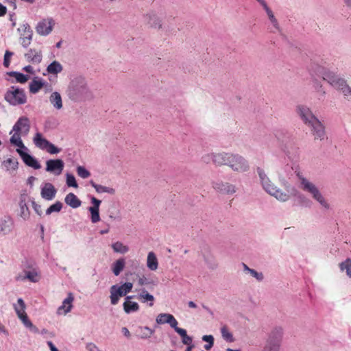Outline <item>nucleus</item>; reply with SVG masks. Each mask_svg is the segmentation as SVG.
Segmentation results:
<instances>
[{
  "instance_id": "5701e85b",
  "label": "nucleus",
  "mask_w": 351,
  "mask_h": 351,
  "mask_svg": "<svg viewBox=\"0 0 351 351\" xmlns=\"http://www.w3.org/2000/svg\"><path fill=\"white\" fill-rule=\"evenodd\" d=\"M49 100L52 106L57 110H60L63 107L62 99L60 93L57 91L53 92L49 97Z\"/></svg>"
},
{
  "instance_id": "c756f323",
  "label": "nucleus",
  "mask_w": 351,
  "mask_h": 351,
  "mask_svg": "<svg viewBox=\"0 0 351 351\" xmlns=\"http://www.w3.org/2000/svg\"><path fill=\"white\" fill-rule=\"evenodd\" d=\"M147 267L151 271H156L158 269V259L156 254L153 252H149L147 254Z\"/></svg>"
},
{
  "instance_id": "338daca9",
  "label": "nucleus",
  "mask_w": 351,
  "mask_h": 351,
  "mask_svg": "<svg viewBox=\"0 0 351 351\" xmlns=\"http://www.w3.org/2000/svg\"><path fill=\"white\" fill-rule=\"evenodd\" d=\"M6 7L0 3V16H3L6 14Z\"/></svg>"
},
{
  "instance_id": "58836bf2",
  "label": "nucleus",
  "mask_w": 351,
  "mask_h": 351,
  "mask_svg": "<svg viewBox=\"0 0 351 351\" xmlns=\"http://www.w3.org/2000/svg\"><path fill=\"white\" fill-rule=\"evenodd\" d=\"M203 258L206 265L210 269L214 270L217 268L218 263L213 255L204 254Z\"/></svg>"
},
{
  "instance_id": "6e6552de",
  "label": "nucleus",
  "mask_w": 351,
  "mask_h": 351,
  "mask_svg": "<svg viewBox=\"0 0 351 351\" xmlns=\"http://www.w3.org/2000/svg\"><path fill=\"white\" fill-rule=\"evenodd\" d=\"M31 128L29 119L26 116L20 117L9 132L10 137H23L28 135Z\"/></svg>"
},
{
  "instance_id": "69168bd1",
  "label": "nucleus",
  "mask_w": 351,
  "mask_h": 351,
  "mask_svg": "<svg viewBox=\"0 0 351 351\" xmlns=\"http://www.w3.org/2000/svg\"><path fill=\"white\" fill-rule=\"evenodd\" d=\"M36 178L34 176H30L27 178V184L30 186V187H33L34 183L36 181Z\"/></svg>"
},
{
  "instance_id": "a878e982",
  "label": "nucleus",
  "mask_w": 351,
  "mask_h": 351,
  "mask_svg": "<svg viewBox=\"0 0 351 351\" xmlns=\"http://www.w3.org/2000/svg\"><path fill=\"white\" fill-rule=\"evenodd\" d=\"M2 165L5 167V171H8L10 174L13 173L19 168L18 160L14 158H9L5 160Z\"/></svg>"
},
{
  "instance_id": "6ab92c4d",
  "label": "nucleus",
  "mask_w": 351,
  "mask_h": 351,
  "mask_svg": "<svg viewBox=\"0 0 351 351\" xmlns=\"http://www.w3.org/2000/svg\"><path fill=\"white\" fill-rule=\"evenodd\" d=\"M24 56L28 62L33 64H39L42 61V52L40 49H30Z\"/></svg>"
},
{
  "instance_id": "09e8293b",
  "label": "nucleus",
  "mask_w": 351,
  "mask_h": 351,
  "mask_svg": "<svg viewBox=\"0 0 351 351\" xmlns=\"http://www.w3.org/2000/svg\"><path fill=\"white\" fill-rule=\"evenodd\" d=\"M62 208V204L60 202H56L55 204L50 206L46 210L47 215H51L54 212H60Z\"/></svg>"
},
{
  "instance_id": "39448f33",
  "label": "nucleus",
  "mask_w": 351,
  "mask_h": 351,
  "mask_svg": "<svg viewBox=\"0 0 351 351\" xmlns=\"http://www.w3.org/2000/svg\"><path fill=\"white\" fill-rule=\"evenodd\" d=\"M283 337V329L274 327L269 332L263 351H280Z\"/></svg>"
},
{
  "instance_id": "13d9d810",
  "label": "nucleus",
  "mask_w": 351,
  "mask_h": 351,
  "mask_svg": "<svg viewBox=\"0 0 351 351\" xmlns=\"http://www.w3.org/2000/svg\"><path fill=\"white\" fill-rule=\"evenodd\" d=\"M13 56V53L10 51H6L3 58V65L8 68L10 64V58Z\"/></svg>"
},
{
  "instance_id": "e433bc0d",
  "label": "nucleus",
  "mask_w": 351,
  "mask_h": 351,
  "mask_svg": "<svg viewBox=\"0 0 351 351\" xmlns=\"http://www.w3.org/2000/svg\"><path fill=\"white\" fill-rule=\"evenodd\" d=\"M175 331L182 337V342L184 345H187L188 346H193L191 344L193 341L192 337L187 335L186 330L185 329L178 327Z\"/></svg>"
},
{
  "instance_id": "bb28decb",
  "label": "nucleus",
  "mask_w": 351,
  "mask_h": 351,
  "mask_svg": "<svg viewBox=\"0 0 351 351\" xmlns=\"http://www.w3.org/2000/svg\"><path fill=\"white\" fill-rule=\"evenodd\" d=\"M230 152L215 153L214 165L216 166H227Z\"/></svg>"
},
{
  "instance_id": "9d476101",
  "label": "nucleus",
  "mask_w": 351,
  "mask_h": 351,
  "mask_svg": "<svg viewBox=\"0 0 351 351\" xmlns=\"http://www.w3.org/2000/svg\"><path fill=\"white\" fill-rule=\"evenodd\" d=\"M320 74L324 80L327 81L332 86L338 90L345 82L343 79L341 78L335 73L328 69H322Z\"/></svg>"
},
{
  "instance_id": "4d7b16f0",
  "label": "nucleus",
  "mask_w": 351,
  "mask_h": 351,
  "mask_svg": "<svg viewBox=\"0 0 351 351\" xmlns=\"http://www.w3.org/2000/svg\"><path fill=\"white\" fill-rule=\"evenodd\" d=\"M151 283L149 279L145 276H138L137 279V284L139 286L149 285Z\"/></svg>"
},
{
  "instance_id": "c85d7f7f",
  "label": "nucleus",
  "mask_w": 351,
  "mask_h": 351,
  "mask_svg": "<svg viewBox=\"0 0 351 351\" xmlns=\"http://www.w3.org/2000/svg\"><path fill=\"white\" fill-rule=\"evenodd\" d=\"M65 203L73 208H77L81 206V201L73 193L67 194L64 199Z\"/></svg>"
},
{
  "instance_id": "5fc2aeb1",
  "label": "nucleus",
  "mask_w": 351,
  "mask_h": 351,
  "mask_svg": "<svg viewBox=\"0 0 351 351\" xmlns=\"http://www.w3.org/2000/svg\"><path fill=\"white\" fill-rule=\"evenodd\" d=\"M201 160L204 163H206V164H209L210 162H213L214 164L215 153L211 152V153L206 154L202 156Z\"/></svg>"
},
{
  "instance_id": "ddd939ff",
  "label": "nucleus",
  "mask_w": 351,
  "mask_h": 351,
  "mask_svg": "<svg viewBox=\"0 0 351 351\" xmlns=\"http://www.w3.org/2000/svg\"><path fill=\"white\" fill-rule=\"evenodd\" d=\"M18 30L21 32L20 43L24 48H27L32 39V30L27 23L21 25Z\"/></svg>"
},
{
  "instance_id": "f257e3e1",
  "label": "nucleus",
  "mask_w": 351,
  "mask_h": 351,
  "mask_svg": "<svg viewBox=\"0 0 351 351\" xmlns=\"http://www.w3.org/2000/svg\"><path fill=\"white\" fill-rule=\"evenodd\" d=\"M256 171L264 191L269 195L275 197L278 201L286 202L289 201L291 197L298 195L299 192L296 188L292 186L285 178L279 179L282 186H284L285 190L282 191L270 180L263 169L258 167Z\"/></svg>"
},
{
  "instance_id": "052dcab7",
  "label": "nucleus",
  "mask_w": 351,
  "mask_h": 351,
  "mask_svg": "<svg viewBox=\"0 0 351 351\" xmlns=\"http://www.w3.org/2000/svg\"><path fill=\"white\" fill-rule=\"evenodd\" d=\"M91 203L93 204V206H90L91 208L99 209V206L101 203V201L97 199L95 197H91Z\"/></svg>"
},
{
  "instance_id": "f3484780",
  "label": "nucleus",
  "mask_w": 351,
  "mask_h": 351,
  "mask_svg": "<svg viewBox=\"0 0 351 351\" xmlns=\"http://www.w3.org/2000/svg\"><path fill=\"white\" fill-rule=\"evenodd\" d=\"M148 25L154 29H159L162 26V19L156 12L151 11L146 15Z\"/></svg>"
},
{
  "instance_id": "cd10ccee",
  "label": "nucleus",
  "mask_w": 351,
  "mask_h": 351,
  "mask_svg": "<svg viewBox=\"0 0 351 351\" xmlns=\"http://www.w3.org/2000/svg\"><path fill=\"white\" fill-rule=\"evenodd\" d=\"M74 300L73 294L69 293L66 298H65L62 305L58 308V313H61V311H64V313L66 314L70 312L72 308V302Z\"/></svg>"
},
{
  "instance_id": "e2e57ef3",
  "label": "nucleus",
  "mask_w": 351,
  "mask_h": 351,
  "mask_svg": "<svg viewBox=\"0 0 351 351\" xmlns=\"http://www.w3.org/2000/svg\"><path fill=\"white\" fill-rule=\"evenodd\" d=\"M263 9L266 12L269 21L276 18L272 10L268 7V5H266L265 7H264Z\"/></svg>"
},
{
  "instance_id": "774afa93",
  "label": "nucleus",
  "mask_w": 351,
  "mask_h": 351,
  "mask_svg": "<svg viewBox=\"0 0 351 351\" xmlns=\"http://www.w3.org/2000/svg\"><path fill=\"white\" fill-rule=\"evenodd\" d=\"M47 345L50 349L51 351H59L58 348L53 345V343L49 341H47Z\"/></svg>"
},
{
  "instance_id": "2eb2a0df",
  "label": "nucleus",
  "mask_w": 351,
  "mask_h": 351,
  "mask_svg": "<svg viewBox=\"0 0 351 351\" xmlns=\"http://www.w3.org/2000/svg\"><path fill=\"white\" fill-rule=\"evenodd\" d=\"M14 228V221L10 216H3L0 219V235L10 234Z\"/></svg>"
},
{
  "instance_id": "f704fd0d",
  "label": "nucleus",
  "mask_w": 351,
  "mask_h": 351,
  "mask_svg": "<svg viewBox=\"0 0 351 351\" xmlns=\"http://www.w3.org/2000/svg\"><path fill=\"white\" fill-rule=\"evenodd\" d=\"M138 299L140 300L143 303L147 302H151L149 304V306H152L154 305V297L149 293L145 289H141L139 294L137 296Z\"/></svg>"
},
{
  "instance_id": "c03bdc74",
  "label": "nucleus",
  "mask_w": 351,
  "mask_h": 351,
  "mask_svg": "<svg viewBox=\"0 0 351 351\" xmlns=\"http://www.w3.org/2000/svg\"><path fill=\"white\" fill-rule=\"evenodd\" d=\"M339 268L341 271H345L346 275L351 278V259L347 258L343 262L339 263Z\"/></svg>"
},
{
  "instance_id": "2f4dec72",
  "label": "nucleus",
  "mask_w": 351,
  "mask_h": 351,
  "mask_svg": "<svg viewBox=\"0 0 351 351\" xmlns=\"http://www.w3.org/2000/svg\"><path fill=\"white\" fill-rule=\"evenodd\" d=\"M45 82L41 79H38V77H35L32 82L29 84V92L36 94L44 86Z\"/></svg>"
},
{
  "instance_id": "f8f14e48",
  "label": "nucleus",
  "mask_w": 351,
  "mask_h": 351,
  "mask_svg": "<svg viewBox=\"0 0 351 351\" xmlns=\"http://www.w3.org/2000/svg\"><path fill=\"white\" fill-rule=\"evenodd\" d=\"M53 25L54 21L51 18L44 19L37 23L36 31L39 35L46 36L52 32Z\"/></svg>"
},
{
  "instance_id": "412c9836",
  "label": "nucleus",
  "mask_w": 351,
  "mask_h": 351,
  "mask_svg": "<svg viewBox=\"0 0 351 351\" xmlns=\"http://www.w3.org/2000/svg\"><path fill=\"white\" fill-rule=\"evenodd\" d=\"M20 157L23 160V162L28 167H30L34 169H39L41 168V165L39 162L34 156L30 155L29 153L23 154L20 153Z\"/></svg>"
},
{
  "instance_id": "72a5a7b5",
  "label": "nucleus",
  "mask_w": 351,
  "mask_h": 351,
  "mask_svg": "<svg viewBox=\"0 0 351 351\" xmlns=\"http://www.w3.org/2000/svg\"><path fill=\"white\" fill-rule=\"evenodd\" d=\"M123 310L125 313L130 314L138 311L139 305L136 302L125 301L123 304Z\"/></svg>"
},
{
  "instance_id": "a18cd8bd",
  "label": "nucleus",
  "mask_w": 351,
  "mask_h": 351,
  "mask_svg": "<svg viewBox=\"0 0 351 351\" xmlns=\"http://www.w3.org/2000/svg\"><path fill=\"white\" fill-rule=\"evenodd\" d=\"M19 318L21 320V322H23L25 327L31 329L34 332H37L38 329L32 324L31 321L28 319L27 314H24L22 316H20Z\"/></svg>"
},
{
  "instance_id": "de8ad7c7",
  "label": "nucleus",
  "mask_w": 351,
  "mask_h": 351,
  "mask_svg": "<svg viewBox=\"0 0 351 351\" xmlns=\"http://www.w3.org/2000/svg\"><path fill=\"white\" fill-rule=\"evenodd\" d=\"M90 213V220L93 223H96L100 221L99 209L88 208Z\"/></svg>"
},
{
  "instance_id": "9b49d317",
  "label": "nucleus",
  "mask_w": 351,
  "mask_h": 351,
  "mask_svg": "<svg viewBox=\"0 0 351 351\" xmlns=\"http://www.w3.org/2000/svg\"><path fill=\"white\" fill-rule=\"evenodd\" d=\"M212 186L217 192L223 195H233L237 192L234 184L223 180L213 182Z\"/></svg>"
},
{
  "instance_id": "864d4df0",
  "label": "nucleus",
  "mask_w": 351,
  "mask_h": 351,
  "mask_svg": "<svg viewBox=\"0 0 351 351\" xmlns=\"http://www.w3.org/2000/svg\"><path fill=\"white\" fill-rule=\"evenodd\" d=\"M77 175L82 178H87L90 176V173L82 166H78L77 167Z\"/></svg>"
},
{
  "instance_id": "ea45409f",
  "label": "nucleus",
  "mask_w": 351,
  "mask_h": 351,
  "mask_svg": "<svg viewBox=\"0 0 351 351\" xmlns=\"http://www.w3.org/2000/svg\"><path fill=\"white\" fill-rule=\"evenodd\" d=\"M14 311L18 316L19 317L20 316H22L24 314H26L25 310V304L22 298H19L17 300V304H14Z\"/></svg>"
},
{
  "instance_id": "79ce46f5",
  "label": "nucleus",
  "mask_w": 351,
  "mask_h": 351,
  "mask_svg": "<svg viewBox=\"0 0 351 351\" xmlns=\"http://www.w3.org/2000/svg\"><path fill=\"white\" fill-rule=\"evenodd\" d=\"M114 252L124 254L129 251V247L120 241H117L112 245Z\"/></svg>"
},
{
  "instance_id": "1a4fd4ad",
  "label": "nucleus",
  "mask_w": 351,
  "mask_h": 351,
  "mask_svg": "<svg viewBox=\"0 0 351 351\" xmlns=\"http://www.w3.org/2000/svg\"><path fill=\"white\" fill-rule=\"evenodd\" d=\"M31 201L30 197L25 193H21L19 201L18 215L23 220L28 221L30 219V210L27 206L28 202Z\"/></svg>"
},
{
  "instance_id": "6e6d98bb",
  "label": "nucleus",
  "mask_w": 351,
  "mask_h": 351,
  "mask_svg": "<svg viewBox=\"0 0 351 351\" xmlns=\"http://www.w3.org/2000/svg\"><path fill=\"white\" fill-rule=\"evenodd\" d=\"M45 150L47 151L50 154H57L61 152L60 148L57 147L51 142L49 143L48 145L47 146Z\"/></svg>"
},
{
  "instance_id": "603ef678",
  "label": "nucleus",
  "mask_w": 351,
  "mask_h": 351,
  "mask_svg": "<svg viewBox=\"0 0 351 351\" xmlns=\"http://www.w3.org/2000/svg\"><path fill=\"white\" fill-rule=\"evenodd\" d=\"M66 184L68 186L74 187V188L78 187V185L77 184V182H76L75 178L73 175L70 174V173H66Z\"/></svg>"
},
{
  "instance_id": "4468645a",
  "label": "nucleus",
  "mask_w": 351,
  "mask_h": 351,
  "mask_svg": "<svg viewBox=\"0 0 351 351\" xmlns=\"http://www.w3.org/2000/svg\"><path fill=\"white\" fill-rule=\"evenodd\" d=\"M64 167V163L61 159H51L46 162L45 170L55 176H59L62 173Z\"/></svg>"
},
{
  "instance_id": "7c9ffc66",
  "label": "nucleus",
  "mask_w": 351,
  "mask_h": 351,
  "mask_svg": "<svg viewBox=\"0 0 351 351\" xmlns=\"http://www.w3.org/2000/svg\"><path fill=\"white\" fill-rule=\"evenodd\" d=\"M90 184L95 189L97 193H108L110 195H114L115 193L114 189L112 187H108L106 186H103L101 184H97L93 180L90 181Z\"/></svg>"
},
{
  "instance_id": "0e129e2a",
  "label": "nucleus",
  "mask_w": 351,
  "mask_h": 351,
  "mask_svg": "<svg viewBox=\"0 0 351 351\" xmlns=\"http://www.w3.org/2000/svg\"><path fill=\"white\" fill-rule=\"evenodd\" d=\"M202 339L204 341H206L208 343L210 342L214 343V337L213 335H204Z\"/></svg>"
},
{
  "instance_id": "3c124183",
  "label": "nucleus",
  "mask_w": 351,
  "mask_h": 351,
  "mask_svg": "<svg viewBox=\"0 0 351 351\" xmlns=\"http://www.w3.org/2000/svg\"><path fill=\"white\" fill-rule=\"evenodd\" d=\"M339 90L341 91L344 97H347L348 99H351V87L347 84L346 81L343 82V84H342V86L339 88Z\"/></svg>"
},
{
  "instance_id": "0eeeda50",
  "label": "nucleus",
  "mask_w": 351,
  "mask_h": 351,
  "mask_svg": "<svg viewBox=\"0 0 351 351\" xmlns=\"http://www.w3.org/2000/svg\"><path fill=\"white\" fill-rule=\"evenodd\" d=\"M227 166L237 173H244L250 169L248 161L241 155L230 153Z\"/></svg>"
},
{
  "instance_id": "c9c22d12",
  "label": "nucleus",
  "mask_w": 351,
  "mask_h": 351,
  "mask_svg": "<svg viewBox=\"0 0 351 351\" xmlns=\"http://www.w3.org/2000/svg\"><path fill=\"white\" fill-rule=\"evenodd\" d=\"M243 271L250 274L252 277L256 278L258 282H261L264 279V275L262 272H258L254 269L250 268L246 264L243 263Z\"/></svg>"
},
{
  "instance_id": "473e14b6",
  "label": "nucleus",
  "mask_w": 351,
  "mask_h": 351,
  "mask_svg": "<svg viewBox=\"0 0 351 351\" xmlns=\"http://www.w3.org/2000/svg\"><path fill=\"white\" fill-rule=\"evenodd\" d=\"M125 265V259L123 258H119L113 263L112 265V271L114 276H117L120 274V273L123 270Z\"/></svg>"
},
{
  "instance_id": "aec40b11",
  "label": "nucleus",
  "mask_w": 351,
  "mask_h": 351,
  "mask_svg": "<svg viewBox=\"0 0 351 351\" xmlns=\"http://www.w3.org/2000/svg\"><path fill=\"white\" fill-rule=\"evenodd\" d=\"M10 143L16 147V152L19 156L20 153L27 154L29 152V149L23 143L22 137H10Z\"/></svg>"
},
{
  "instance_id": "7ed1b4c3",
  "label": "nucleus",
  "mask_w": 351,
  "mask_h": 351,
  "mask_svg": "<svg viewBox=\"0 0 351 351\" xmlns=\"http://www.w3.org/2000/svg\"><path fill=\"white\" fill-rule=\"evenodd\" d=\"M295 111L303 123L311 129L315 139L324 140L326 136L324 126L313 113L311 108L305 105H298L296 106Z\"/></svg>"
},
{
  "instance_id": "dca6fc26",
  "label": "nucleus",
  "mask_w": 351,
  "mask_h": 351,
  "mask_svg": "<svg viewBox=\"0 0 351 351\" xmlns=\"http://www.w3.org/2000/svg\"><path fill=\"white\" fill-rule=\"evenodd\" d=\"M158 324H168L175 330L178 328V322L174 316L169 313H160L156 318Z\"/></svg>"
},
{
  "instance_id": "423d86ee",
  "label": "nucleus",
  "mask_w": 351,
  "mask_h": 351,
  "mask_svg": "<svg viewBox=\"0 0 351 351\" xmlns=\"http://www.w3.org/2000/svg\"><path fill=\"white\" fill-rule=\"evenodd\" d=\"M5 100L11 106H19L27 102L25 90L16 86H11L4 95Z\"/></svg>"
},
{
  "instance_id": "a19ab883",
  "label": "nucleus",
  "mask_w": 351,
  "mask_h": 351,
  "mask_svg": "<svg viewBox=\"0 0 351 351\" xmlns=\"http://www.w3.org/2000/svg\"><path fill=\"white\" fill-rule=\"evenodd\" d=\"M47 71L51 74H58L62 71V66L59 62L53 61L48 65Z\"/></svg>"
},
{
  "instance_id": "f03ea898",
  "label": "nucleus",
  "mask_w": 351,
  "mask_h": 351,
  "mask_svg": "<svg viewBox=\"0 0 351 351\" xmlns=\"http://www.w3.org/2000/svg\"><path fill=\"white\" fill-rule=\"evenodd\" d=\"M68 98L75 102L84 101L93 97L86 78L82 75L73 77L66 90Z\"/></svg>"
},
{
  "instance_id": "4be33fe9",
  "label": "nucleus",
  "mask_w": 351,
  "mask_h": 351,
  "mask_svg": "<svg viewBox=\"0 0 351 351\" xmlns=\"http://www.w3.org/2000/svg\"><path fill=\"white\" fill-rule=\"evenodd\" d=\"M32 141L34 145L40 149L45 150L48 145L49 141L47 140L39 132L35 133Z\"/></svg>"
},
{
  "instance_id": "4c0bfd02",
  "label": "nucleus",
  "mask_w": 351,
  "mask_h": 351,
  "mask_svg": "<svg viewBox=\"0 0 351 351\" xmlns=\"http://www.w3.org/2000/svg\"><path fill=\"white\" fill-rule=\"evenodd\" d=\"M24 276H16V280H24L28 279L29 281L36 282L38 281V274L34 271H26Z\"/></svg>"
},
{
  "instance_id": "8fccbe9b",
  "label": "nucleus",
  "mask_w": 351,
  "mask_h": 351,
  "mask_svg": "<svg viewBox=\"0 0 351 351\" xmlns=\"http://www.w3.org/2000/svg\"><path fill=\"white\" fill-rule=\"evenodd\" d=\"M133 287L132 282H125L121 285H119V290L123 293V295L125 296L130 293Z\"/></svg>"
},
{
  "instance_id": "20e7f679",
  "label": "nucleus",
  "mask_w": 351,
  "mask_h": 351,
  "mask_svg": "<svg viewBox=\"0 0 351 351\" xmlns=\"http://www.w3.org/2000/svg\"><path fill=\"white\" fill-rule=\"evenodd\" d=\"M298 176L301 189L308 193L323 208L329 209L330 208V204L322 194L316 185L306 178L302 176Z\"/></svg>"
},
{
  "instance_id": "680f3d73",
  "label": "nucleus",
  "mask_w": 351,
  "mask_h": 351,
  "mask_svg": "<svg viewBox=\"0 0 351 351\" xmlns=\"http://www.w3.org/2000/svg\"><path fill=\"white\" fill-rule=\"evenodd\" d=\"M30 202H32V207H33L34 211L38 215H42L41 206L39 204H37L34 200L31 199Z\"/></svg>"
},
{
  "instance_id": "b1692460",
  "label": "nucleus",
  "mask_w": 351,
  "mask_h": 351,
  "mask_svg": "<svg viewBox=\"0 0 351 351\" xmlns=\"http://www.w3.org/2000/svg\"><path fill=\"white\" fill-rule=\"evenodd\" d=\"M124 296L123 293L119 290V285H114L110 288V299L112 305H116L119 301L121 297Z\"/></svg>"
},
{
  "instance_id": "a211bd4d",
  "label": "nucleus",
  "mask_w": 351,
  "mask_h": 351,
  "mask_svg": "<svg viewBox=\"0 0 351 351\" xmlns=\"http://www.w3.org/2000/svg\"><path fill=\"white\" fill-rule=\"evenodd\" d=\"M56 189L53 185L49 182L45 183L41 188L40 195L46 200H52L56 194Z\"/></svg>"
},
{
  "instance_id": "bf43d9fd",
  "label": "nucleus",
  "mask_w": 351,
  "mask_h": 351,
  "mask_svg": "<svg viewBox=\"0 0 351 351\" xmlns=\"http://www.w3.org/2000/svg\"><path fill=\"white\" fill-rule=\"evenodd\" d=\"M87 351H100L99 347L94 343L89 342L86 344Z\"/></svg>"
},
{
  "instance_id": "37998d69",
  "label": "nucleus",
  "mask_w": 351,
  "mask_h": 351,
  "mask_svg": "<svg viewBox=\"0 0 351 351\" xmlns=\"http://www.w3.org/2000/svg\"><path fill=\"white\" fill-rule=\"evenodd\" d=\"M8 74L11 77H14L16 82L21 84L25 83L29 78L28 75L16 71H12L8 73Z\"/></svg>"
},
{
  "instance_id": "49530a36",
  "label": "nucleus",
  "mask_w": 351,
  "mask_h": 351,
  "mask_svg": "<svg viewBox=\"0 0 351 351\" xmlns=\"http://www.w3.org/2000/svg\"><path fill=\"white\" fill-rule=\"evenodd\" d=\"M221 333L222 337L227 341L232 342L234 341V338L232 334L228 330L226 326H223L221 328Z\"/></svg>"
},
{
  "instance_id": "393cba45",
  "label": "nucleus",
  "mask_w": 351,
  "mask_h": 351,
  "mask_svg": "<svg viewBox=\"0 0 351 351\" xmlns=\"http://www.w3.org/2000/svg\"><path fill=\"white\" fill-rule=\"evenodd\" d=\"M154 330L148 326H138L136 329V337L141 339H147L154 333Z\"/></svg>"
}]
</instances>
